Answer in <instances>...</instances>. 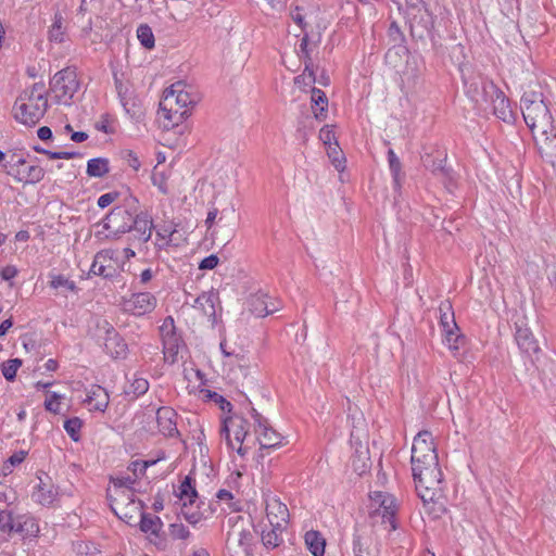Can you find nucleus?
Masks as SVG:
<instances>
[{"instance_id":"nucleus-21","label":"nucleus","mask_w":556,"mask_h":556,"mask_svg":"<svg viewBox=\"0 0 556 556\" xmlns=\"http://www.w3.org/2000/svg\"><path fill=\"white\" fill-rule=\"evenodd\" d=\"M90 406V410L104 412L109 405L110 396L108 391L99 384L91 386L84 401Z\"/></svg>"},{"instance_id":"nucleus-7","label":"nucleus","mask_w":556,"mask_h":556,"mask_svg":"<svg viewBox=\"0 0 556 556\" xmlns=\"http://www.w3.org/2000/svg\"><path fill=\"white\" fill-rule=\"evenodd\" d=\"M48 108V100L45 93L37 96V102H17L16 100L13 105L14 118L21 124L33 127L45 116Z\"/></svg>"},{"instance_id":"nucleus-60","label":"nucleus","mask_w":556,"mask_h":556,"mask_svg":"<svg viewBox=\"0 0 556 556\" xmlns=\"http://www.w3.org/2000/svg\"><path fill=\"white\" fill-rule=\"evenodd\" d=\"M218 262H219V260H218L217 255L211 254V255L204 257L199 263V269H201V270L214 269L218 265Z\"/></svg>"},{"instance_id":"nucleus-2","label":"nucleus","mask_w":556,"mask_h":556,"mask_svg":"<svg viewBox=\"0 0 556 556\" xmlns=\"http://www.w3.org/2000/svg\"><path fill=\"white\" fill-rule=\"evenodd\" d=\"M185 87L184 81L173 84L164 91V99L160 102V110L163 116L172 125H178L186 121L190 115L188 106H193L198 103L195 96L186 91Z\"/></svg>"},{"instance_id":"nucleus-18","label":"nucleus","mask_w":556,"mask_h":556,"mask_svg":"<svg viewBox=\"0 0 556 556\" xmlns=\"http://www.w3.org/2000/svg\"><path fill=\"white\" fill-rule=\"evenodd\" d=\"M493 106V114L501 121L511 124L515 122V114L511 110L509 99L498 89L494 97L489 100Z\"/></svg>"},{"instance_id":"nucleus-51","label":"nucleus","mask_w":556,"mask_h":556,"mask_svg":"<svg viewBox=\"0 0 556 556\" xmlns=\"http://www.w3.org/2000/svg\"><path fill=\"white\" fill-rule=\"evenodd\" d=\"M151 180H152L153 186L157 187V189L163 194L168 193L167 182H166L167 178L164 173L154 170L152 173Z\"/></svg>"},{"instance_id":"nucleus-45","label":"nucleus","mask_w":556,"mask_h":556,"mask_svg":"<svg viewBox=\"0 0 556 556\" xmlns=\"http://www.w3.org/2000/svg\"><path fill=\"white\" fill-rule=\"evenodd\" d=\"M23 362L20 358H11L1 364V372L8 381H13L16 378V372L22 366Z\"/></svg>"},{"instance_id":"nucleus-5","label":"nucleus","mask_w":556,"mask_h":556,"mask_svg":"<svg viewBox=\"0 0 556 556\" xmlns=\"http://www.w3.org/2000/svg\"><path fill=\"white\" fill-rule=\"evenodd\" d=\"M465 93L476 104L483 105L500 89L493 80L469 67L462 68Z\"/></svg>"},{"instance_id":"nucleus-31","label":"nucleus","mask_w":556,"mask_h":556,"mask_svg":"<svg viewBox=\"0 0 556 556\" xmlns=\"http://www.w3.org/2000/svg\"><path fill=\"white\" fill-rule=\"evenodd\" d=\"M112 254H113V252L111 250L99 251L94 255L89 274L96 275V276H101L104 278L113 277V274L109 273L106 270V266L104 265V262L106 260H112Z\"/></svg>"},{"instance_id":"nucleus-27","label":"nucleus","mask_w":556,"mask_h":556,"mask_svg":"<svg viewBox=\"0 0 556 556\" xmlns=\"http://www.w3.org/2000/svg\"><path fill=\"white\" fill-rule=\"evenodd\" d=\"M388 163L393 179L394 191L401 192L405 178V173L403 172L402 163L400 159L396 156L393 149H389L388 151Z\"/></svg>"},{"instance_id":"nucleus-52","label":"nucleus","mask_w":556,"mask_h":556,"mask_svg":"<svg viewBox=\"0 0 556 556\" xmlns=\"http://www.w3.org/2000/svg\"><path fill=\"white\" fill-rule=\"evenodd\" d=\"M122 159L136 172L139 170L141 163L137 154L132 150H123L121 152Z\"/></svg>"},{"instance_id":"nucleus-64","label":"nucleus","mask_w":556,"mask_h":556,"mask_svg":"<svg viewBox=\"0 0 556 556\" xmlns=\"http://www.w3.org/2000/svg\"><path fill=\"white\" fill-rule=\"evenodd\" d=\"M27 456V452L25 451H18V452H15L14 454H12L9 458H8V463L14 467V466H17L20 464H22L24 462V459L26 458Z\"/></svg>"},{"instance_id":"nucleus-63","label":"nucleus","mask_w":556,"mask_h":556,"mask_svg":"<svg viewBox=\"0 0 556 556\" xmlns=\"http://www.w3.org/2000/svg\"><path fill=\"white\" fill-rule=\"evenodd\" d=\"M155 462H140V460H136V462H132L130 464V469L134 471V473L137 476V472H139L140 475H143L147 470V468L154 464Z\"/></svg>"},{"instance_id":"nucleus-34","label":"nucleus","mask_w":556,"mask_h":556,"mask_svg":"<svg viewBox=\"0 0 556 556\" xmlns=\"http://www.w3.org/2000/svg\"><path fill=\"white\" fill-rule=\"evenodd\" d=\"M395 514H396V504L394 506H392L391 509L375 508L370 513V517L374 520H377V518H381V523L384 525V528L388 531H392L397 528Z\"/></svg>"},{"instance_id":"nucleus-19","label":"nucleus","mask_w":556,"mask_h":556,"mask_svg":"<svg viewBox=\"0 0 556 556\" xmlns=\"http://www.w3.org/2000/svg\"><path fill=\"white\" fill-rule=\"evenodd\" d=\"M515 340L520 351L529 356L536 355L540 352L538 341L527 326L516 323Z\"/></svg>"},{"instance_id":"nucleus-17","label":"nucleus","mask_w":556,"mask_h":556,"mask_svg":"<svg viewBox=\"0 0 556 556\" xmlns=\"http://www.w3.org/2000/svg\"><path fill=\"white\" fill-rule=\"evenodd\" d=\"M176 419L177 413L170 407L163 406L156 410L159 430L166 437H175L179 434Z\"/></svg>"},{"instance_id":"nucleus-35","label":"nucleus","mask_w":556,"mask_h":556,"mask_svg":"<svg viewBox=\"0 0 556 556\" xmlns=\"http://www.w3.org/2000/svg\"><path fill=\"white\" fill-rule=\"evenodd\" d=\"M110 172V162L105 157H94L87 162L86 173L89 177L102 178Z\"/></svg>"},{"instance_id":"nucleus-48","label":"nucleus","mask_w":556,"mask_h":556,"mask_svg":"<svg viewBox=\"0 0 556 556\" xmlns=\"http://www.w3.org/2000/svg\"><path fill=\"white\" fill-rule=\"evenodd\" d=\"M268 295L267 294H255L252 296L250 305L251 311L253 314H255L258 317H265V311H263V307L267 303Z\"/></svg>"},{"instance_id":"nucleus-61","label":"nucleus","mask_w":556,"mask_h":556,"mask_svg":"<svg viewBox=\"0 0 556 556\" xmlns=\"http://www.w3.org/2000/svg\"><path fill=\"white\" fill-rule=\"evenodd\" d=\"M119 193L117 191L108 192L99 197L98 199V206L101 208L108 207L110 204H112L117 198Z\"/></svg>"},{"instance_id":"nucleus-4","label":"nucleus","mask_w":556,"mask_h":556,"mask_svg":"<svg viewBox=\"0 0 556 556\" xmlns=\"http://www.w3.org/2000/svg\"><path fill=\"white\" fill-rule=\"evenodd\" d=\"M139 210V201L129 194L123 206H116L110 211L103 219V228L109 230L108 239L117 240L124 233L132 230L134 215Z\"/></svg>"},{"instance_id":"nucleus-44","label":"nucleus","mask_w":556,"mask_h":556,"mask_svg":"<svg viewBox=\"0 0 556 556\" xmlns=\"http://www.w3.org/2000/svg\"><path fill=\"white\" fill-rule=\"evenodd\" d=\"M428 4L424 0H405L404 16L406 20H414L416 14L427 10Z\"/></svg>"},{"instance_id":"nucleus-36","label":"nucleus","mask_w":556,"mask_h":556,"mask_svg":"<svg viewBox=\"0 0 556 556\" xmlns=\"http://www.w3.org/2000/svg\"><path fill=\"white\" fill-rule=\"evenodd\" d=\"M15 518V533L21 535H36L39 527L33 517L16 516Z\"/></svg>"},{"instance_id":"nucleus-3","label":"nucleus","mask_w":556,"mask_h":556,"mask_svg":"<svg viewBox=\"0 0 556 556\" xmlns=\"http://www.w3.org/2000/svg\"><path fill=\"white\" fill-rule=\"evenodd\" d=\"M520 109L525 123L533 134L535 130L540 134H547V129L553 125V122L541 92H525L520 100Z\"/></svg>"},{"instance_id":"nucleus-26","label":"nucleus","mask_w":556,"mask_h":556,"mask_svg":"<svg viewBox=\"0 0 556 556\" xmlns=\"http://www.w3.org/2000/svg\"><path fill=\"white\" fill-rule=\"evenodd\" d=\"M217 300L218 296L214 292H203L194 300L193 307L199 309L204 316L214 319L216 316L215 303Z\"/></svg>"},{"instance_id":"nucleus-29","label":"nucleus","mask_w":556,"mask_h":556,"mask_svg":"<svg viewBox=\"0 0 556 556\" xmlns=\"http://www.w3.org/2000/svg\"><path fill=\"white\" fill-rule=\"evenodd\" d=\"M311 100L315 117L319 121L325 119L328 110V98L326 93L323 90L313 87Z\"/></svg>"},{"instance_id":"nucleus-57","label":"nucleus","mask_w":556,"mask_h":556,"mask_svg":"<svg viewBox=\"0 0 556 556\" xmlns=\"http://www.w3.org/2000/svg\"><path fill=\"white\" fill-rule=\"evenodd\" d=\"M94 128L104 134H114V128L110 126V115L103 114L101 115L100 121L94 124Z\"/></svg>"},{"instance_id":"nucleus-33","label":"nucleus","mask_w":556,"mask_h":556,"mask_svg":"<svg viewBox=\"0 0 556 556\" xmlns=\"http://www.w3.org/2000/svg\"><path fill=\"white\" fill-rule=\"evenodd\" d=\"M194 482V479L190 475L186 476L179 485V492L177 494L181 501L189 503L190 506L198 498V491Z\"/></svg>"},{"instance_id":"nucleus-32","label":"nucleus","mask_w":556,"mask_h":556,"mask_svg":"<svg viewBox=\"0 0 556 556\" xmlns=\"http://www.w3.org/2000/svg\"><path fill=\"white\" fill-rule=\"evenodd\" d=\"M308 46H309V37H308L307 33H304V35L301 39V42H300L298 55L301 60L304 61L305 72H308L309 83H315L316 76L313 71V61L311 58V50H309Z\"/></svg>"},{"instance_id":"nucleus-58","label":"nucleus","mask_w":556,"mask_h":556,"mask_svg":"<svg viewBox=\"0 0 556 556\" xmlns=\"http://www.w3.org/2000/svg\"><path fill=\"white\" fill-rule=\"evenodd\" d=\"M333 144H334V147L332 149H329L328 155L332 159V164L334 165V167L338 170H340L343 168L342 163L344 162V157H343L342 153L337 151L338 142L334 141Z\"/></svg>"},{"instance_id":"nucleus-38","label":"nucleus","mask_w":556,"mask_h":556,"mask_svg":"<svg viewBox=\"0 0 556 556\" xmlns=\"http://www.w3.org/2000/svg\"><path fill=\"white\" fill-rule=\"evenodd\" d=\"M177 224L174 222L164 223L163 225H160L156 229V237L161 240H164L165 242L162 244H156L157 248L166 249L172 244L173 237L177 232Z\"/></svg>"},{"instance_id":"nucleus-40","label":"nucleus","mask_w":556,"mask_h":556,"mask_svg":"<svg viewBox=\"0 0 556 556\" xmlns=\"http://www.w3.org/2000/svg\"><path fill=\"white\" fill-rule=\"evenodd\" d=\"M49 40L58 43L64 40L63 16L60 12L54 14L53 23L49 29Z\"/></svg>"},{"instance_id":"nucleus-1","label":"nucleus","mask_w":556,"mask_h":556,"mask_svg":"<svg viewBox=\"0 0 556 556\" xmlns=\"http://www.w3.org/2000/svg\"><path fill=\"white\" fill-rule=\"evenodd\" d=\"M410 462L418 496L426 507L432 504V510L429 509V513L439 517L445 508L442 503H439L443 493V473L438 455L415 454L412 455Z\"/></svg>"},{"instance_id":"nucleus-12","label":"nucleus","mask_w":556,"mask_h":556,"mask_svg":"<svg viewBox=\"0 0 556 556\" xmlns=\"http://www.w3.org/2000/svg\"><path fill=\"white\" fill-rule=\"evenodd\" d=\"M424 167L438 178L445 187L452 184L454 176L453 169L446 166V154L438 153L434 156L426 153L421 156Z\"/></svg>"},{"instance_id":"nucleus-54","label":"nucleus","mask_w":556,"mask_h":556,"mask_svg":"<svg viewBox=\"0 0 556 556\" xmlns=\"http://www.w3.org/2000/svg\"><path fill=\"white\" fill-rule=\"evenodd\" d=\"M238 536V544L243 548L244 552H248V549L251 546L253 535L249 530H240L237 533Z\"/></svg>"},{"instance_id":"nucleus-13","label":"nucleus","mask_w":556,"mask_h":556,"mask_svg":"<svg viewBox=\"0 0 556 556\" xmlns=\"http://www.w3.org/2000/svg\"><path fill=\"white\" fill-rule=\"evenodd\" d=\"M103 330L105 332L104 348L114 359H125L128 355V345L124 338L106 320H103Z\"/></svg>"},{"instance_id":"nucleus-14","label":"nucleus","mask_w":556,"mask_h":556,"mask_svg":"<svg viewBox=\"0 0 556 556\" xmlns=\"http://www.w3.org/2000/svg\"><path fill=\"white\" fill-rule=\"evenodd\" d=\"M434 15L427 9L416 14L414 20H406L409 25L410 35L414 39L425 40L429 37L433 40Z\"/></svg>"},{"instance_id":"nucleus-49","label":"nucleus","mask_w":556,"mask_h":556,"mask_svg":"<svg viewBox=\"0 0 556 556\" xmlns=\"http://www.w3.org/2000/svg\"><path fill=\"white\" fill-rule=\"evenodd\" d=\"M169 534L175 540H187L190 536V531L182 523H172Z\"/></svg>"},{"instance_id":"nucleus-39","label":"nucleus","mask_w":556,"mask_h":556,"mask_svg":"<svg viewBox=\"0 0 556 556\" xmlns=\"http://www.w3.org/2000/svg\"><path fill=\"white\" fill-rule=\"evenodd\" d=\"M282 529H276V527H270V530L262 531V542L266 548H275L282 543L281 538Z\"/></svg>"},{"instance_id":"nucleus-15","label":"nucleus","mask_w":556,"mask_h":556,"mask_svg":"<svg viewBox=\"0 0 556 556\" xmlns=\"http://www.w3.org/2000/svg\"><path fill=\"white\" fill-rule=\"evenodd\" d=\"M155 306L156 299L150 292L135 293L125 301V309L138 316L152 312Z\"/></svg>"},{"instance_id":"nucleus-23","label":"nucleus","mask_w":556,"mask_h":556,"mask_svg":"<svg viewBox=\"0 0 556 556\" xmlns=\"http://www.w3.org/2000/svg\"><path fill=\"white\" fill-rule=\"evenodd\" d=\"M388 38L390 43H392V47L388 50L386 59H389L393 51L397 55H400L401 53H407V48L405 46L406 38L403 31L401 30L397 22H391L388 29Z\"/></svg>"},{"instance_id":"nucleus-43","label":"nucleus","mask_w":556,"mask_h":556,"mask_svg":"<svg viewBox=\"0 0 556 556\" xmlns=\"http://www.w3.org/2000/svg\"><path fill=\"white\" fill-rule=\"evenodd\" d=\"M162 526L160 517L142 513L140 520V530L142 532H151L156 534Z\"/></svg>"},{"instance_id":"nucleus-47","label":"nucleus","mask_w":556,"mask_h":556,"mask_svg":"<svg viewBox=\"0 0 556 556\" xmlns=\"http://www.w3.org/2000/svg\"><path fill=\"white\" fill-rule=\"evenodd\" d=\"M83 427V421L78 417L68 418L64 421V429L71 439L75 442L79 440V431Z\"/></svg>"},{"instance_id":"nucleus-24","label":"nucleus","mask_w":556,"mask_h":556,"mask_svg":"<svg viewBox=\"0 0 556 556\" xmlns=\"http://www.w3.org/2000/svg\"><path fill=\"white\" fill-rule=\"evenodd\" d=\"M542 140L539 143V150L543 157L554 164L556 160V127L552 125L547 129V134H541Z\"/></svg>"},{"instance_id":"nucleus-25","label":"nucleus","mask_w":556,"mask_h":556,"mask_svg":"<svg viewBox=\"0 0 556 556\" xmlns=\"http://www.w3.org/2000/svg\"><path fill=\"white\" fill-rule=\"evenodd\" d=\"M7 174L13 176L17 181L35 185L43 179L45 169L38 165H30L25 173L17 172L15 174L14 166H10Z\"/></svg>"},{"instance_id":"nucleus-50","label":"nucleus","mask_w":556,"mask_h":556,"mask_svg":"<svg viewBox=\"0 0 556 556\" xmlns=\"http://www.w3.org/2000/svg\"><path fill=\"white\" fill-rule=\"evenodd\" d=\"M50 287L53 288V289H58V288L64 287V288L71 290V291H74L76 289L75 282L72 281V280H68L63 275H55V276H53L51 281H50Z\"/></svg>"},{"instance_id":"nucleus-28","label":"nucleus","mask_w":556,"mask_h":556,"mask_svg":"<svg viewBox=\"0 0 556 556\" xmlns=\"http://www.w3.org/2000/svg\"><path fill=\"white\" fill-rule=\"evenodd\" d=\"M153 223L147 213L137 211L134 215L132 230L139 233V239L148 242L151 239Z\"/></svg>"},{"instance_id":"nucleus-53","label":"nucleus","mask_w":556,"mask_h":556,"mask_svg":"<svg viewBox=\"0 0 556 556\" xmlns=\"http://www.w3.org/2000/svg\"><path fill=\"white\" fill-rule=\"evenodd\" d=\"M60 400H61V395H59L55 392H52L50 397L45 401V408L50 413L59 414Z\"/></svg>"},{"instance_id":"nucleus-6","label":"nucleus","mask_w":556,"mask_h":556,"mask_svg":"<svg viewBox=\"0 0 556 556\" xmlns=\"http://www.w3.org/2000/svg\"><path fill=\"white\" fill-rule=\"evenodd\" d=\"M50 91L54 93L55 101L71 105L74 94L79 89L77 73L74 67H65L50 79Z\"/></svg>"},{"instance_id":"nucleus-11","label":"nucleus","mask_w":556,"mask_h":556,"mask_svg":"<svg viewBox=\"0 0 556 556\" xmlns=\"http://www.w3.org/2000/svg\"><path fill=\"white\" fill-rule=\"evenodd\" d=\"M440 325L443 329L445 341L450 349L457 351L459 343L464 341V337L454 330H459L454 318L452 305L450 302L442 303L440 306Z\"/></svg>"},{"instance_id":"nucleus-62","label":"nucleus","mask_w":556,"mask_h":556,"mask_svg":"<svg viewBox=\"0 0 556 556\" xmlns=\"http://www.w3.org/2000/svg\"><path fill=\"white\" fill-rule=\"evenodd\" d=\"M18 274L17 268L14 265H7L0 271L1 278L5 281H11Z\"/></svg>"},{"instance_id":"nucleus-9","label":"nucleus","mask_w":556,"mask_h":556,"mask_svg":"<svg viewBox=\"0 0 556 556\" xmlns=\"http://www.w3.org/2000/svg\"><path fill=\"white\" fill-rule=\"evenodd\" d=\"M248 425L249 422L239 416L225 418L223 421V426L220 428V435L225 438L227 445L235 450V445L232 443L230 437V430L233 432V438L237 443H239V447L237 448V453L241 456L247 454V448L242 446V443L248 434Z\"/></svg>"},{"instance_id":"nucleus-37","label":"nucleus","mask_w":556,"mask_h":556,"mask_svg":"<svg viewBox=\"0 0 556 556\" xmlns=\"http://www.w3.org/2000/svg\"><path fill=\"white\" fill-rule=\"evenodd\" d=\"M149 390V382L144 378L135 377L130 384L124 389V394L129 400H136L146 394Z\"/></svg>"},{"instance_id":"nucleus-55","label":"nucleus","mask_w":556,"mask_h":556,"mask_svg":"<svg viewBox=\"0 0 556 556\" xmlns=\"http://www.w3.org/2000/svg\"><path fill=\"white\" fill-rule=\"evenodd\" d=\"M188 505L189 503L184 502L181 507V514L189 523L194 526L202 519V514L199 510L192 513L188 511Z\"/></svg>"},{"instance_id":"nucleus-20","label":"nucleus","mask_w":556,"mask_h":556,"mask_svg":"<svg viewBox=\"0 0 556 556\" xmlns=\"http://www.w3.org/2000/svg\"><path fill=\"white\" fill-rule=\"evenodd\" d=\"M45 477L47 481H45L40 475L37 476L39 483L35 486L33 498L42 506H49L55 501L58 492L51 479L47 475H45Z\"/></svg>"},{"instance_id":"nucleus-59","label":"nucleus","mask_w":556,"mask_h":556,"mask_svg":"<svg viewBox=\"0 0 556 556\" xmlns=\"http://www.w3.org/2000/svg\"><path fill=\"white\" fill-rule=\"evenodd\" d=\"M301 11H302V8H300V7H298V5H296V7L294 8V10H293V11H291L290 16H291L292 21H293L295 24H298V25L300 26V28H301V30H302L303 33H307V31H306V26H307V24H306V22H305L304 15L302 14V12H301Z\"/></svg>"},{"instance_id":"nucleus-8","label":"nucleus","mask_w":556,"mask_h":556,"mask_svg":"<svg viewBox=\"0 0 556 556\" xmlns=\"http://www.w3.org/2000/svg\"><path fill=\"white\" fill-rule=\"evenodd\" d=\"M160 331L163 341L165 361L174 364L177 361L179 350L184 346V341L181 337L176 332L174 318L172 316H167L164 319L162 326L160 327Z\"/></svg>"},{"instance_id":"nucleus-10","label":"nucleus","mask_w":556,"mask_h":556,"mask_svg":"<svg viewBox=\"0 0 556 556\" xmlns=\"http://www.w3.org/2000/svg\"><path fill=\"white\" fill-rule=\"evenodd\" d=\"M251 416L254 419L255 432L261 450H269L279 446L281 444V435L269 426L267 419L254 407H251Z\"/></svg>"},{"instance_id":"nucleus-56","label":"nucleus","mask_w":556,"mask_h":556,"mask_svg":"<svg viewBox=\"0 0 556 556\" xmlns=\"http://www.w3.org/2000/svg\"><path fill=\"white\" fill-rule=\"evenodd\" d=\"M319 138L320 140L325 143V144H328L329 146V149H332L333 147H331V142L332 140L333 141H337L336 140V136H334V131L333 129L329 126V125H326L324 126L320 131H319Z\"/></svg>"},{"instance_id":"nucleus-42","label":"nucleus","mask_w":556,"mask_h":556,"mask_svg":"<svg viewBox=\"0 0 556 556\" xmlns=\"http://www.w3.org/2000/svg\"><path fill=\"white\" fill-rule=\"evenodd\" d=\"M137 38L146 49H152L155 46V39L152 28L148 24H140L137 28Z\"/></svg>"},{"instance_id":"nucleus-30","label":"nucleus","mask_w":556,"mask_h":556,"mask_svg":"<svg viewBox=\"0 0 556 556\" xmlns=\"http://www.w3.org/2000/svg\"><path fill=\"white\" fill-rule=\"evenodd\" d=\"M304 541L307 546V549L314 556H324L326 540L324 539L320 532L315 530L307 531L304 535Z\"/></svg>"},{"instance_id":"nucleus-16","label":"nucleus","mask_w":556,"mask_h":556,"mask_svg":"<svg viewBox=\"0 0 556 556\" xmlns=\"http://www.w3.org/2000/svg\"><path fill=\"white\" fill-rule=\"evenodd\" d=\"M266 518L270 527L283 529L289 519L288 507L276 497H271L266 501Z\"/></svg>"},{"instance_id":"nucleus-22","label":"nucleus","mask_w":556,"mask_h":556,"mask_svg":"<svg viewBox=\"0 0 556 556\" xmlns=\"http://www.w3.org/2000/svg\"><path fill=\"white\" fill-rule=\"evenodd\" d=\"M421 455L425 454L427 456L438 455L437 448L433 442V435L430 431L422 430L417 433L414 438L413 446H412V455Z\"/></svg>"},{"instance_id":"nucleus-46","label":"nucleus","mask_w":556,"mask_h":556,"mask_svg":"<svg viewBox=\"0 0 556 556\" xmlns=\"http://www.w3.org/2000/svg\"><path fill=\"white\" fill-rule=\"evenodd\" d=\"M45 83L39 81L35 83L30 88L25 89L17 98V102L20 101H28V102H37V96L39 93H45Z\"/></svg>"},{"instance_id":"nucleus-41","label":"nucleus","mask_w":556,"mask_h":556,"mask_svg":"<svg viewBox=\"0 0 556 556\" xmlns=\"http://www.w3.org/2000/svg\"><path fill=\"white\" fill-rule=\"evenodd\" d=\"M369 496H370L372 505L377 506L376 508L391 509L392 506L395 505V498L391 494H388V493H384L381 491H376V492L370 493Z\"/></svg>"}]
</instances>
